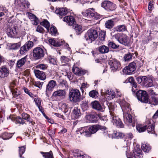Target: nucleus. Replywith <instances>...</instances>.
Instances as JSON below:
<instances>
[{"mask_svg":"<svg viewBox=\"0 0 158 158\" xmlns=\"http://www.w3.org/2000/svg\"><path fill=\"white\" fill-rule=\"evenodd\" d=\"M55 134V131L54 130H48V134L52 139H53V137L54 136Z\"/></svg>","mask_w":158,"mask_h":158,"instance_id":"63","label":"nucleus"},{"mask_svg":"<svg viewBox=\"0 0 158 158\" xmlns=\"http://www.w3.org/2000/svg\"><path fill=\"white\" fill-rule=\"evenodd\" d=\"M115 19L113 18L108 20L106 21L105 23V27L108 29L110 30L114 26L116 22Z\"/></svg>","mask_w":158,"mask_h":158,"instance_id":"17","label":"nucleus"},{"mask_svg":"<svg viewBox=\"0 0 158 158\" xmlns=\"http://www.w3.org/2000/svg\"><path fill=\"white\" fill-rule=\"evenodd\" d=\"M73 27L77 32L76 34L78 35L80 33H81L82 29L81 26L80 25H78L77 24H76L73 26Z\"/></svg>","mask_w":158,"mask_h":158,"instance_id":"54","label":"nucleus"},{"mask_svg":"<svg viewBox=\"0 0 158 158\" xmlns=\"http://www.w3.org/2000/svg\"><path fill=\"white\" fill-rule=\"evenodd\" d=\"M14 133H10L8 132H4L0 135V138L4 140L9 139L12 138Z\"/></svg>","mask_w":158,"mask_h":158,"instance_id":"27","label":"nucleus"},{"mask_svg":"<svg viewBox=\"0 0 158 158\" xmlns=\"http://www.w3.org/2000/svg\"><path fill=\"white\" fill-rule=\"evenodd\" d=\"M131 154L134 158H142L143 156L141 150L139 148L135 149V150L133 152H131Z\"/></svg>","mask_w":158,"mask_h":158,"instance_id":"21","label":"nucleus"},{"mask_svg":"<svg viewBox=\"0 0 158 158\" xmlns=\"http://www.w3.org/2000/svg\"><path fill=\"white\" fill-rule=\"evenodd\" d=\"M21 44L20 42L16 43L10 44L9 46L10 49V50H16L19 48Z\"/></svg>","mask_w":158,"mask_h":158,"instance_id":"43","label":"nucleus"},{"mask_svg":"<svg viewBox=\"0 0 158 158\" xmlns=\"http://www.w3.org/2000/svg\"><path fill=\"white\" fill-rule=\"evenodd\" d=\"M98 114L96 113H93L87 115L86 119L90 123H96L98 120Z\"/></svg>","mask_w":158,"mask_h":158,"instance_id":"22","label":"nucleus"},{"mask_svg":"<svg viewBox=\"0 0 158 158\" xmlns=\"http://www.w3.org/2000/svg\"><path fill=\"white\" fill-rule=\"evenodd\" d=\"M134 56L133 53L128 52L125 54L123 56V59L125 62L129 61L131 60L132 56Z\"/></svg>","mask_w":158,"mask_h":158,"instance_id":"44","label":"nucleus"},{"mask_svg":"<svg viewBox=\"0 0 158 158\" xmlns=\"http://www.w3.org/2000/svg\"><path fill=\"white\" fill-rule=\"evenodd\" d=\"M81 115L80 109L78 107H74L71 114L72 118L73 119H77L79 118Z\"/></svg>","mask_w":158,"mask_h":158,"instance_id":"16","label":"nucleus"},{"mask_svg":"<svg viewBox=\"0 0 158 158\" xmlns=\"http://www.w3.org/2000/svg\"><path fill=\"white\" fill-rule=\"evenodd\" d=\"M64 22H66L69 25L72 26L76 24V22L74 17L72 16H66L63 19Z\"/></svg>","mask_w":158,"mask_h":158,"instance_id":"19","label":"nucleus"},{"mask_svg":"<svg viewBox=\"0 0 158 158\" xmlns=\"http://www.w3.org/2000/svg\"><path fill=\"white\" fill-rule=\"evenodd\" d=\"M141 148L143 152L148 153L151 151L152 147L148 143L144 142L141 144Z\"/></svg>","mask_w":158,"mask_h":158,"instance_id":"33","label":"nucleus"},{"mask_svg":"<svg viewBox=\"0 0 158 158\" xmlns=\"http://www.w3.org/2000/svg\"><path fill=\"white\" fill-rule=\"evenodd\" d=\"M40 153L45 158H54L52 152L51 151L49 152H41Z\"/></svg>","mask_w":158,"mask_h":158,"instance_id":"46","label":"nucleus"},{"mask_svg":"<svg viewBox=\"0 0 158 158\" xmlns=\"http://www.w3.org/2000/svg\"><path fill=\"white\" fill-rule=\"evenodd\" d=\"M50 33L52 35H56V34H58L56 28L54 26H52L50 28Z\"/></svg>","mask_w":158,"mask_h":158,"instance_id":"55","label":"nucleus"},{"mask_svg":"<svg viewBox=\"0 0 158 158\" xmlns=\"http://www.w3.org/2000/svg\"><path fill=\"white\" fill-rule=\"evenodd\" d=\"M153 77L152 76L146 78V84L144 85L143 87H149L153 86Z\"/></svg>","mask_w":158,"mask_h":158,"instance_id":"36","label":"nucleus"},{"mask_svg":"<svg viewBox=\"0 0 158 158\" xmlns=\"http://www.w3.org/2000/svg\"><path fill=\"white\" fill-rule=\"evenodd\" d=\"M34 44L32 41H28L21 47L19 51L20 54L23 55L30 50L33 46Z\"/></svg>","mask_w":158,"mask_h":158,"instance_id":"10","label":"nucleus"},{"mask_svg":"<svg viewBox=\"0 0 158 158\" xmlns=\"http://www.w3.org/2000/svg\"><path fill=\"white\" fill-rule=\"evenodd\" d=\"M95 11L93 8L88 9L85 10V12H82V14L85 17H88L89 18H93L94 16V14Z\"/></svg>","mask_w":158,"mask_h":158,"instance_id":"24","label":"nucleus"},{"mask_svg":"<svg viewBox=\"0 0 158 158\" xmlns=\"http://www.w3.org/2000/svg\"><path fill=\"white\" fill-rule=\"evenodd\" d=\"M129 82L130 83L132 86V91L133 90L137 89V84L135 82L134 78L132 77H129L125 81V82L126 83Z\"/></svg>","mask_w":158,"mask_h":158,"instance_id":"23","label":"nucleus"},{"mask_svg":"<svg viewBox=\"0 0 158 158\" xmlns=\"http://www.w3.org/2000/svg\"><path fill=\"white\" fill-rule=\"evenodd\" d=\"M34 101L35 102V104L36 106L41 105L43 101L40 98H35L34 99Z\"/></svg>","mask_w":158,"mask_h":158,"instance_id":"60","label":"nucleus"},{"mask_svg":"<svg viewBox=\"0 0 158 158\" xmlns=\"http://www.w3.org/2000/svg\"><path fill=\"white\" fill-rule=\"evenodd\" d=\"M27 59V56H25L24 57L19 60L16 63V66L18 68H20L25 64Z\"/></svg>","mask_w":158,"mask_h":158,"instance_id":"35","label":"nucleus"},{"mask_svg":"<svg viewBox=\"0 0 158 158\" xmlns=\"http://www.w3.org/2000/svg\"><path fill=\"white\" fill-rule=\"evenodd\" d=\"M23 89L24 92L28 94L29 96H30L31 98H33V97L34 94L30 91V90H29L26 87H24L23 88Z\"/></svg>","mask_w":158,"mask_h":158,"instance_id":"64","label":"nucleus"},{"mask_svg":"<svg viewBox=\"0 0 158 158\" xmlns=\"http://www.w3.org/2000/svg\"><path fill=\"white\" fill-rule=\"evenodd\" d=\"M47 53V50L43 46L42 47H37L35 48L32 51L33 58L35 60L42 59L45 54Z\"/></svg>","mask_w":158,"mask_h":158,"instance_id":"2","label":"nucleus"},{"mask_svg":"<svg viewBox=\"0 0 158 158\" xmlns=\"http://www.w3.org/2000/svg\"><path fill=\"white\" fill-rule=\"evenodd\" d=\"M36 68L42 70H45L47 69L48 65L47 64H39L36 65Z\"/></svg>","mask_w":158,"mask_h":158,"instance_id":"51","label":"nucleus"},{"mask_svg":"<svg viewBox=\"0 0 158 158\" xmlns=\"http://www.w3.org/2000/svg\"><path fill=\"white\" fill-rule=\"evenodd\" d=\"M64 43V41L62 40H61L56 39V42L54 46L56 47H60L63 45Z\"/></svg>","mask_w":158,"mask_h":158,"instance_id":"58","label":"nucleus"},{"mask_svg":"<svg viewBox=\"0 0 158 158\" xmlns=\"http://www.w3.org/2000/svg\"><path fill=\"white\" fill-rule=\"evenodd\" d=\"M147 77L146 76H140L136 78V80L138 83L140 84L142 86L146 84V78Z\"/></svg>","mask_w":158,"mask_h":158,"instance_id":"34","label":"nucleus"},{"mask_svg":"<svg viewBox=\"0 0 158 158\" xmlns=\"http://www.w3.org/2000/svg\"><path fill=\"white\" fill-rule=\"evenodd\" d=\"M26 148L25 146L19 147V154L20 158H24V157L22 156V155L24 153Z\"/></svg>","mask_w":158,"mask_h":158,"instance_id":"53","label":"nucleus"},{"mask_svg":"<svg viewBox=\"0 0 158 158\" xmlns=\"http://www.w3.org/2000/svg\"><path fill=\"white\" fill-rule=\"evenodd\" d=\"M69 97L70 101L74 103L79 102L81 99L80 92L76 89H72L69 91Z\"/></svg>","mask_w":158,"mask_h":158,"instance_id":"3","label":"nucleus"},{"mask_svg":"<svg viewBox=\"0 0 158 158\" xmlns=\"http://www.w3.org/2000/svg\"><path fill=\"white\" fill-rule=\"evenodd\" d=\"M102 7L108 12L114 10L116 8V5L109 0H104L101 4Z\"/></svg>","mask_w":158,"mask_h":158,"instance_id":"7","label":"nucleus"},{"mask_svg":"<svg viewBox=\"0 0 158 158\" xmlns=\"http://www.w3.org/2000/svg\"><path fill=\"white\" fill-rule=\"evenodd\" d=\"M136 129L137 131L139 132H142L146 130V126L143 125L142 124H136Z\"/></svg>","mask_w":158,"mask_h":158,"instance_id":"39","label":"nucleus"},{"mask_svg":"<svg viewBox=\"0 0 158 158\" xmlns=\"http://www.w3.org/2000/svg\"><path fill=\"white\" fill-rule=\"evenodd\" d=\"M114 30L113 32H114L115 31L119 32H123L127 30V27L124 24L117 26L114 28Z\"/></svg>","mask_w":158,"mask_h":158,"instance_id":"37","label":"nucleus"},{"mask_svg":"<svg viewBox=\"0 0 158 158\" xmlns=\"http://www.w3.org/2000/svg\"><path fill=\"white\" fill-rule=\"evenodd\" d=\"M133 95L136 97L138 100L143 103H148L149 101V96L146 91L137 89L132 90Z\"/></svg>","mask_w":158,"mask_h":158,"instance_id":"1","label":"nucleus"},{"mask_svg":"<svg viewBox=\"0 0 158 158\" xmlns=\"http://www.w3.org/2000/svg\"><path fill=\"white\" fill-rule=\"evenodd\" d=\"M55 12L60 16H62L66 15L68 12V11L66 8H56Z\"/></svg>","mask_w":158,"mask_h":158,"instance_id":"28","label":"nucleus"},{"mask_svg":"<svg viewBox=\"0 0 158 158\" xmlns=\"http://www.w3.org/2000/svg\"><path fill=\"white\" fill-rule=\"evenodd\" d=\"M98 33L96 30L90 29L85 33L84 35L85 40L88 43H91L98 37Z\"/></svg>","mask_w":158,"mask_h":158,"instance_id":"4","label":"nucleus"},{"mask_svg":"<svg viewBox=\"0 0 158 158\" xmlns=\"http://www.w3.org/2000/svg\"><path fill=\"white\" fill-rule=\"evenodd\" d=\"M48 60L50 63L54 65H57V61L56 58L52 57L50 56L48 57Z\"/></svg>","mask_w":158,"mask_h":158,"instance_id":"52","label":"nucleus"},{"mask_svg":"<svg viewBox=\"0 0 158 158\" xmlns=\"http://www.w3.org/2000/svg\"><path fill=\"white\" fill-rule=\"evenodd\" d=\"M89 95L90 97L96 99L98 97L99 93L96 90H93L89 92Z\"/></svg>","mask_w":158,"mask_h":158,"instance_id":"45","label":"nucleus"},{"mask_svg":"<svg viewBox=\"0 0 158 158\" xmlns=\"http://www.w3.org/2000/svg\"><path fill=\"white\" fill-rule=\"evenodd\" d=\"M81 107L83 110H86L88 108V103L86 102H83L81 104Z\"/></svg>","mask_w":158,"mask_h":158,"instance_id":"62","label":"nucleus"},{"mask_svg":"<svg viewBox=\"0 0 158 158\" xmlns=\"http://www.w3.org/2000/svg\"><path fill=\"white\" fill-rule=\"evenodd\" d=\"M136 68V63L133 62L129 64L128 66L125 67L123 72L127 74H132L135 70Z\"/></svg>","mask_w":158,"mask_h":158,"instance_id":"9","label":"nucleus"},{"mask_svg":"<svg viewBox=\"0 0 158 158\" xmlns=\"http://www.w3.org/2000/svg\"><path fill=\"white\" fill-rule=\"evenodd\" d=\"M34 73L36 77L42 80H44L46 78V76L45 73L38 69L34 70Z\"/></svg>","mask_w":158,"mask_h":158,"instance_id":"20","label":"nucleus"},{"mask_svg":"<svg viewBox=\"0 0 158 158\" xmlns=\"http://www.w3.org/2000/svg\"><path fill=\"white\" fill-rule=\"evenodd\" d=\"M31 83L32 85L37 87L40 89H41L42 87L43 83L40 82V81H32L31 82Z\"/></svg>","mask_w":158,"mask_h":158,"instance_id":"57","label":"nucleus"},{"mask_svg":"<svg viewBox=\"0 0 158 158\" xmlns=\"http://www.w3.org/2000/svg\"><path fill=\"white\" fill-rule=\"evenodd\" d=\"M98 51L102 53H108L109 51V48L104 45H102L98 48Z\"/></svg>","mask_w":158,"mask_h":158,"instance_id":"41","label":"nucleus"},{"mask_svg":"<svg viewBox=\"0 0 158 158\" xmlns=\"http://www.w3.org/2000/svg\"><path fill=\"white\" fill-rule=\"evenodd\" d=\"M88 128L92 134H94L98 131V124L93 125Z\"/></svg>","mask_w":158,"mask_h":158,"instance_id":"49","label":"nucleus"},{"mask_svg":"<svg viewBox=\"0 0 158 158\" xmlns=\"http://www.w3.org/2000/svg\"><path fill=\"white\" fill-rule=\"evenodd\" d=\"M9 74V68L6 65H3L0 67V78L3 79L7 77Z\"/></svg>","mask_w":158,"mask_h":158,"instance_id":"11","label":"nucleus"},{"mask_svg":"<svg viewBox=\"0 0 158 158\" xmlns=\"http://www.w3.org/2000/svg\"><path fill=\"white\" fill-rule=\"evenodd\" d=\"M126 120L127 123H129V125L132 126L134 127L135 126V120L132 119V117L131 115L130 114H127L125 116Z\"/></svg>","mask_w":158,"mask_h":158,"instance_id":"29","label":"nucleus"},{"mask_svg":"<svg viewBox=\"0 0 158 158\" xmlns=\"http://www.w3.org/2000/svg\"><path fill=\"white\" fill-rule=\"evenodd\" d=\"M113 136L117 139H123L124 141L131 139L133 138V136L132 133H130L126 134H124L121 132L117 131L114 132L113 134Z\"/></svg>","mask_w":158,"mask_h":158,"instance_id":"8","label":"nucleus"},{"mask_svg":"<svg viewBox=\"0 0 158 158\" xmlns=\"http://www.w3.org/2000/svg\"><path fill=\"white\" fill-rule=\"evenodd\" d=\"M149 102L148 103L154 106L158 105V98L155 97H151L150 99H149Z\"/></svg>","mask_w":158,"mask_h":158,"instance_id":"48","label":"nucleus"},{"mask_svg":"<svg viewBox=\"0 0 158 158\" xmlns=\"http://www.w3.org/2000/svg\"><path fill=\"white\" fill-rule=\"evenodd\" d=\"M110 115L113 120V122L114 124L119 128H123L124 125L121 119L118 116H114V114L110 113Z\"/></svg>","mask_w":158,"mask_h":158,"instance_id":"12","label":"nucleus"},{"mask_svg":"<svg viewBox=\"0 0 158 158\" xmlns=\"http://www.w3.org/2000/svg\"><path fill=\"white\" fill-rule=\"evenodd\" d=\"M56 85V81L53 80L49 81L46 86V94L48 96L53 91Z\"/></svg>","mask_w":158,"mask_h":158,"instance_id":"13","label":"nucleus"},{"mask_svg":"<svg viewBox=\"0 0 158 158\" xmlns=\"http://www.w3.org/2000/svg\"><path fill=\"white\" fill-rule=\"evenodd\" d=\"M91 105L94 109L100 111L102 110V107L99 102L97 101H94L91 103Z\"/></svg>","mask_w":158,"mask_h":158,"instance_id":"30","label":"nucleus"},{"mask_svg":"<svg viewBox=\"0 0 158 158\" xmlns=\"http://www.w3.org/2000/svg\"><path fill=\"white\" fill-rule=\"evenodd\" d=\"M17 31V27H16L12 28H8L6 32L8 36L11 38H14L15 37L16 35L18 34V32Z\"/></svg>","mask_w":158,"mask_h":158,"instance_id":"14","label":"nucleus"},{"mask_svg":"<svg viewBox=\"0 0 158 158\" xmlns=\"http://www.w3.org/2000/svg\"><path fill=\"white\" fill-rule=\"evenodd\" d=\"M108 45L110 48L113 49H116L119 47V46L117 45L114 42L112 41L109 42Z\"/></svg>","mask_w":158,"mask_h":158,"instance_id":"61","label":"nucleus"},{"mask_svg":"<svg viewBox=\"0 0 158 158\" xmlns=\"http://www.w3.org/2000/svg\"><path fill=\"white\" fill-rule=\"evenodd\" d=\"M72 71L74 73L79 76L84 75L87 72L85 70L80 69L75 64L73 67Z\"/></svg>","mask_w":158,"mask_h":158,"instance_id":"15","label":"nucleus"},{"mask_svg":"<svg viewBox=\"0 0 158 158\" xmlns=\"http://www.w3.org/2000/svg\"><path fill=\"white\" fill-rule=\"evenodd\" d=\"M59 85L60 87L64 88L65 89H68V84L67 81L64 79H60L59 81Z\"/></svg>","mask_w":158,"mask_h":158,"instance_id":"40","label":"nucleus"},{"mask_svg":"<svg viewBox=\"0 0 158 158\" xmlns=\"http://www.w3.org/2000/svg\"><path fill=\"white\" fill-rule=\"evenodd\" d=\"M15 121L16 124H20L22 125L26 124V121L23 120L22 117H21L19 116H16L15 118Z\"/></svg>","mask_w":158,"mask_h":158,"instance_id":"42","label":"nucleus"},{"mask_svg":"<svg viewBox=\"0 0 158 158\" xmlns=\"http://www.w3.org/2000/svg\"><path fill=\"white\" fill-rule=\"evenodd\" d=\"M60 60L62 63L67 64L71 60V59L69 56H61L60 58Z\"/></svg>","mask_w":158,"mask_h":158,"instance_id":"50","label":"nucleus"},{"mask_svg":"<svg viewBox=\"0 0 158 158\" xmlns=\"http://www.w3.org/2000/svg\"><path fill=\"white\" fill-rule=\"evenodd\" d=\"M73 155L77 158H86V155L84 154L83 152L78 149H76L73 151Z\"/></svg>","mask_w":158,"mask_h":158,"instance_id":"26","label":"nucleus"},{"mask_svg":"<svg viewBox=\"0 0 158 158\" xmlns=\"http://www.w3.org/2000/svg\"><path fill=\"white\" fill-rule=\"evenodd\" d=\"M21 116L23 120H26L29 123H31L33 126H34L35 123L33 120L31 118L30 115L27 113L23 112L21 114Z\"/></svg>","mask_w":158,"mask_h":158,"instance_id":"18","label":"nucleus"},{"mask_svg":"<svg viewBox=\"0 0 158 158\" xmlns=\"http://www.w3.org/2000/svg\"><path fill=\"white\" fill-rule=\"evenodd\" d=\"M106 36V34L105 32L101 31L99 33V37L100 40L101 41H104L105 40Z\"/></svg>","mask_w":158,"mask_h":158,"instance_id":"59","label":"nucleus"},{"mask_svg":"<svg viewBox=\"0 0 158 158\" xmlns=\"http://www.w3.org/2000/svg\"><path fill=\"white\" fill-rule=\"evenodd\" d=\"M41 25L45 27L48 31H49L50 24L49 22L46 19H44L43 21L40 23Z\"/></svg>","mask_w":158,"mask_h":158,"instance_id":"38","label":"nucleus"},{"mask_svg":"<svg viewBox=\"0 0 158 158\" xmlns=\"http://www.w3.org/2000/svg\"><path fill=\"white\" fill-rule=\"evenodd\" d=\"M108 64L110 66L111 71L114 72L119 71L121 68L120 61L115 59H110L109 61Z\"/></svg>","mask_w":158,"mask_h":158,"instance_id":"6","label":"nucleus"},{"mask_svg":"<svg viewBox=\"0 0 158 158\" xmlns=\"http://www.w3.org/2000/svg\"><path fill=\"white\" fill-rule=\"evenodd\" d=\"M61 107L62 110L65 114L69 115L70 114L71 111L69 110V107L67 104H64L62 105Z\"/></svg>","mask_w":158,"mask_h":158,"instance_id":"47","label":"nucleus"},{"mask_svg":"<svg viewBox=\"0 0 158 158\" xmlns=\"http://www.w3.org/2000/svg\"><path fill=\"white\" fill-rule=\"evenodd\" d=\"M113 37L117 40L120 43L125 46H128L129 44L128 37L124 34L117 33L113 36Z\"/></svg>","mask_w":158,"mask_h":158,"instance_id":"5","label":"nucleus"},{"mask_svg":"<svg viewBox=\"0 0 158 158\" xmlns=\"http://www.w3.org/2000/svg\"><path fill=\"white\" fill-rule=\"evenodd\" d=\"M146 126V130H147L148 133L151 134H155L156 132L155 131V124H151L149 123Z\"/></svg>","mask_w":158,"mask_h":158,"instance_id":"32","label":"nucleus"},{"mask_svg":"<svg viewBox=\"0 0 158 158\" xmlns=\"http://www.w3.org/2000/svg\"><path fill=\"white\" fill-rule=\"evenodd\" d=\"M66 94V93L64 89H59L54 92L52 94V96L56 97H64L65 96Z\"/></svg>","mask_w":158,"mask_h":158,"instance_id":"31","label":"nucleus"},{"mask_svg":"<svg viewBox=\"0 0 158 158\" xmlns=\"http://www.w3.org/2000/svg\"><path fill=\"white\" fill-rule=\"evenodd\" d=\"M11 92L12 93L13 97L15 98L17 97L20 94V92L19 90H18L16 88L15 89H12Z\"/></svg>","mask_w":158,"mask_h":158,"instance_id":"56","label":"nucleus"},{"mask_svg":"<svg viewBox=\"0 0 158 158\" xmlns=\"http://www.w3.org/2000/svg\"><path fill=\"white\" fill-rule=\"evenodd\" d=\"M98 131H100L102 136H106L108 134L107 128L105 126L98 124Z\"/></svg>","mask_w":158,"mask_h":158,"instance_id":"25","label":"nucleus"}]
</instances>
